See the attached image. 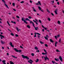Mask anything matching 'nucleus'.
I'll return each mask as SVG.
<instances>
[{"instance_id": "nucleus-17", "label": "nucleus", "mask_w": 64, "mask_h": 64, "mask_svg": "<svg viewBox=\"0 0 64 64\" xmlns=\"http://www.w3.org/2000/svg\"><path fill=\"white\" fill-rule=\"evenodd\" d=\"M14 49L15 51H16V52H18V50L17 49H16V48H14Z\"/></svg>"}, {"instance_id": "nucleus-26", "label": "nucleus", "mask_w": 64, "mask_h": 64, "mask_svg": "<svg viewBox=\"0 0 64 64\" xmlns=\"http://www.w3.org/2000/svg\"><path fill=\"white\" fill-rule=\"evenodd\" d=\"M50 40L51 42H52V43H53V42H54V41H53V40H52V39H50Z\"/></svg>"}, {"instance_id": "nucleus-29", "label": "nucleus", "mask_w": 64, "mask_h": 64, "mask_svg": "<svg viewBox=\"0 0 64 64\" xmlns=\"http://www.w3.org/2000/svg\"><path fill=\"white\" fill-rule=\"evenodd\" d=\"M40 44H44V42H42V41H40Z\"/></svg>"}, {"instance_id": "nucleus-30", "label": "nucleus", "mask_w": 64, "mask_h": 64, "mask_svg": "<svg viewBox=\"0 0 64 64\" xmlns=\"http://www.w3.org/2000/svg\"><path fill=\"white\" fill-rule=\"evenodd\" d=\"M24 23H25L26 24H28V22H27L25 20H24Z\"/></svg>"}, {"instance_id": "nucleus-45", "label": "nucleus", "mask_w": 64, "mask_h": 64, "mask_svg": "<svg viewBox=\"0 0 64 64\" xmlns=\"http://www.w3.org/2000/svg\"><path fill=\"white\" fill-rule=\"evenodd\" d=\"M36 52H40V51H39V50H36Z\"/></svg>"}, {"instance_id": "nucleus-61", "label": "nucleus", "mask_w": 64, "mask_h": 64, "mask_svg": "<svg viewBox=\"0 0 64 64\" xmlns=\"http://www.w3.org/2000/svg\"><path fill=\"white\" fill-rule=\"evenodd\" d=\"M20 47L21 48H23L22 47V46H20Z\"/></svg>"}, {"instance_id": "nucleus-6", "label": "nucleus", "mask_w": 64, "mask_h": 64, "mask_svg": "<svg viewBox=\"0 0 64 64\" xmlns=\"http://www.w3.org/2000/svg\"><path fill=\"white\" fill-rule=\"evenodd\" d=\"M59 59L60 60L61 62H62V61H63V60H62V58L61 56H59Z\"/></svg>"}, {"instance_id": "nucleus-42", "label": "nucleus", "mask_w": 64, "mask_h": 64, "mask_svg": "<svg viewBox=\"0 0 64 64\" xmlns=\"http://www.w3.org/2000/svg\"><path fill=\"white\" fill-rule=\"evenodd\" d=\"M39 21L40 23H42V22H41V20H39Z\"/></svg>"}, {"instance_id": "nucleus-34", "label": "nucleus", "mask_w": 64, "mask_h": 64, "mask_svg": "<svg viewBox=\"0 0 64 64\" xmlns=\"http://www.w3.org/2000/svg\"><path fill=\"white\" fill-rule=\"evenodd\" d=\"M31 55L32 56H34L35 55V54L33 53H32L31 54Z\"/></svg>"}, {"instance_id": "nucleus-31", "label": "nucleus", "mask_w": 64, "mask_h": 64, "mask_svg": "<svg viewBox=\"0 0 64 64\" xmlns=\"http://www.w3.org/2000/svg\"><path fill=\"white\" fill-rule=\"evenodd\" d=\"M48 20L49 21H51V19L50 18H48Z\"/></svg>"}, {"instance_id": "nucleus-47", "label": "nucleus", "mask_w": 64, "mask_h": 64, "mask_svg": "<svg viewBox=\"0 0 64 64\" xmlns=\"http://www.w3.org/2000/svg\"><path fill=\"white\" fill-rule=\"evenodd\" d=\"M56 52H60V51H59V50H56Z\"/></svg>"}, {"instance_id": "nucleus-56", "label": "nucleus", "mask_w": 64, "mask_h": 64, "mask_svg": "<svg viewBox=\"0 0 64 64\" xmlns=\"http://www.w3.org/2000/svg\"><path fill=\"white\" fill-rule=\"evenodd\" d=\"M13 10L14 11H16V10L15 9H13Z\"/></svg>"}, {"instance_id": "nucleus-50", "label": "nucleus", "mask_w": 64, "mask_h": 64, "mask_svg": "<svg viewBox=\"0 0 64 64\" xmlns=\"http://www.w3.org/2000/svg\"><path fill=\"white\" fill-rule=\"evenodd\" d=\"M12 5L14 6H15V3H12Z\"/></svg>"}, {"instance_id": "nucleus-39", "label": "nucleus", "mask_w": 64, "mask_h": 64, "mask_svg": "<svg viewBox=\"0 0 64 64\" xmlns=\"http://www.w3.org/2000/svg\"><path fill=\"white\" fill-rule=\"evenodd\" d=\"M38 4H40V5H41V2H40V1H39L38 2Z\"/></svg>"}, {"instance_id": "nucleus-13", "label": "nucleus", "mask_w": 64, "mask_h": 64, "mask_svg": "<svg viewBox=\"0 0 64 64\" xmlns=\"http://www.w3.org/2000/svg\"><path fill=\"white\" fill-rule=\"evenodd\" d=\"M33 26L34 27L35 29L36 30H38V27H35V25H34V26Z\"/></svg>"}, {"instance_id": "nucleus-38", "label": "nucleus", "mask_w": 64, "mask_h": 64, "mask_svg": "<svg viewBox=\"0 0 64 64\" xmlns=\"http://www.w3.org/2000/svg\"><path fill=\"white\" fill-rule=\"evenodd\" d=\"M6 62V60H2V63H5V62Z\"/></svg>"}, {"instance_id": "nucleus-24", "label": "nucleus", "mask_w": 64, "mask_h": 64, "mask_svg": "<svg viewBox=\"0 0 64 64\" xmlns=\"http://www.w3.org/2000/svg\"><path fill=\"white\" fill-rule=\"evenodd\" d=\"M34 49H35V50H38V48H37V46H35L34 47Z\"/></svg>"}, {"instance_id": "nucleus-20", "label": "nucleus", "mask_w": 64, "mask_h": 64, "mask_svg": "<svg viewBox=\"0 0 64 64\" xmlns=\"http://www.w3.org/2000/svg\"><path fill=\"white\" fill-rule=\"evenodd\" d=\"M12 57H13V58H17V57H15V56L13 55H12Z\"/></svg>"}, {"instance_id": "nucleus-54", "label": "nucleus", "mask_w": 64, "mask_h": 64, "mask_svg": "<svg viewBox=\"0 0 64 64\" xmlns=\"http://www.w3.org/2000/svg\"><path fill=\"white\" fill-rule=\"evenodd\" d=\"M55 37L56 39H57V36H55Z\"/></svg>"}, {"instance_id": "nucleus-2", "label": "nucleus", "mask_w": 64, "mask_h": 64, "mask_svg": "<svg viewBox=\"0 0 64 64\" xmlns=\"http://www.w3.org/2000/svg\"><path fill=\"white\" fill-rule=\"evenodd\" d=\"M2 1L3 3H4V5L6 7H7L8 8V9H9V7H8V5L6 4L5 3V1H4V0H2Z\"/></svg>"}, {"instance_id": "nucleus-60", "label": "nucleus", "mask_w": 64, "mask_h": 64, "mask_svg": "<svg viewBox=\"0 0 64 64\" xmlns=\"http://www.w3.org/2000/svg\"><path fill=\"white\" fill-rule=\"evenodd\" d=\"M46 37H47L48 38H49V36H48V35H46Z\"/></svg>"}, {"instance_id": "nucleus-52", "label": "nucleus", "mask_w": 64, "mask_h": 64, "mask_svg": "<svg viewBox=\"0 0 64 64\" xmlns=\"http://www.w3.org/2000/svg\"><path fill=\"white\" fill-rule=\"evenodd\" d=\"M16 18H19V16H16Z\"/></svg>"}, {"instance_id": "nucleus-23", "label": "nucleus", "mask_w": 64, "mask_h": 64, "mask_svg": "<svg viewBox=\"0 0 64 64\" xmlns=\"http://www.w3.org/2000/svg\"><path fill=\"white\" fill-rule=\"evenodd\" d=\"M22 21H24V20H24V17H22Z\"/></svg>"}, {"instance_id": "nucleus-37", "label": "nucleus", "mask_w": 64, "mask_h": 64, "mask_svg": "<svg viewBox=\"0 0 64 64\" xmlns=\"http://www.w3.org/2000/svg\"><path fill=\"white\" fill-rule=\"evenodd\" d=\"M38 8L39 10H41V8L40 7V6H38Z\"/></svg>"}, {"instance_id": "nucleus-57", "label": "nucleus", "mask_w": 64, "mask_h": 64, "mask_svg": "<svg viewBox=\"0 0 64 64\" xmlns=\"http://www.w3.org/2000/svg\"><path fill=\"white\" fill-rule=\"evenodd\" d=\"M57 43H58V42H55V44H57Z\"/></svg>"}, {"instance_id": "nucleus-32", "label": "nucleus", "mask_w": 64, "mask_h": 64, "mask_svg": "<svg viewBox=\"0 0 64 64\" xmlns=\"http://www.w3.org/2000/svg\"><path fill=\"white\" fill-rule=\"evenodd\" d=\"M32 8H33L34 9V12H36V10H35V9H34V7H32Z\"/></svg>"}, {"instance_id": "nucleus-59", "label": "nucleus", "mask_w": 64, "mask_h": 64, "mask_svg": "<svg viewBox=\"0 0 64 64\" xmlns=\"http://www.w3.org/2000/svg\"><path fill=\"white\" fill-rule=\"evenodd\" d=\"M30 2L31 3H32V0H30Z\"/></svg>"}, {"instance_id": "nucleus-4", "label": "nucleus", "mask_w": 64, "mask_h": 64, "mask_svg": "<svg viewBox=\"0 0 64 64\" xmlns=\"http://www.w3.org/2000/svg\"><path fill=\"white\" fill-rule=\"evenodd\" d=\"M34 34L35 35L34 36V37H36V34H37L38 35H41V34H40L38 33H36V32L34 33Z\"/></svg>"}, {"instance_id": "nucleus-51", "label": "nucleus", "mask_w": 64, "mask_h": 64, "mask_svg": "<svg viewBox=\"0 0 64 64\" xmlns=\"http://www.w3.org/2000/svg\"><path fill=\"white\" fill-rule=\"evenodd\" d=\"M45 46H46V47H48V45L47 44H45Z\"/></svg>"}, {"instance_id": "nucleus-1", "label": "nucleus", "mask_w": 64, "mask_h": 64, "mask_svg": "<svg viewBox=\"0 0 64 64\" xmlns=\"http://www.w3.org/2000/svg\"><path fill=\"white\" fill-rule=\"evenodd\" d=\"M22 56L24 59H26L27 60H29V58L28 57V56H24V55H22Z\"/></svg>"}, {"instance_id": "nucleus-15", "label": "nucleus", "mask_w": 64, "mask_h": 64, "mask_svg": "<svg viewBox=\"0 0 64 64\" xmlns=\"http://www.w3.org/2000/svg\"><path fill=\"white\" fill-rule=\"evenodd\" d=\"M35 21L34 20H33V21H34V22H38V20H37L35 18Z\"/></svg>"}, {"instance_id": "nucleus-9", "label": "nucleus", "mask_w": 64, "mask_h": 64, "mask_svg": "<svg viewBox=\"0 0 64 64\" xmlns=\"http://www.w3.org/2000/svg\"><path fill=\"white\" fill-rule=\"evenodd\" d=\"M46 57H44V58L45 60H46L47 59H48V60H49V59L47 57V56H46Z\"/></svg>"}, {"instance_id": "nucleus-46", "label": "nucleus", "mask_w": 64, "mask_h": 64, "mask_svg": "<svg viewBox=\"0 0 64 64\" xmlns=\"http://www.w3.org/2000/svg\"><path fill=\"white\" fill-rule=\"evenodd\" d=\"M24 3V1H22L20 2L21 3Z\"/></svg>"}, {"instance_id": "nucleus-22", "label": "nucleus", "mask_w": 64, "mask_h": 64, "mask_svg": "<svg viewBox=\"0 0 64 64\" xmlns=\"http://www.w3.org/2000/svg\"><path fill=\"white\" fill-rule=\"evenodd\" d=\"M10 64H14L13 62L12 61H10Z\"/></svg>"}, {"instance_id": "nucleus-33", "label": "nucleus", "mask_w": 64, "mask_h": 64, "mask_svg": "<svg viewBox=\"0 0 64 64\" xmlns=\"http://www.w3.org/2000/svg\"><path fill=\"white\" fill-rule=\"evenodd\" d=\"M59 42L60 44L61 43V39H60L58 41Z\"/></svg>"}, {"instance_id": "nucleus-44", "label": "nucleus", "mask_w": 64, "mask_h": 64, "mask_svg": "<svg viewBox=\"0 0 64 64\" xmlns=\"http://www.w3.org/2000/svg\"><path fill=\"white\" fill-rule=\"evenodd\" d=\"M21 51H22L21 50H18V52H19V53H20V52H21Z\"/></svg>"}, {"instance_id": "nucleus-64", "label": "nucleus", "mask_w": 64, "mask_h": 64, "mask_svg": "<svg viewBox=\"0 0 64 64\" xmlns=\"http://www.w3.org/2000/svg\"><path fill=\"white\" fill-rule=\"evenodd\" d=\"M7 48H8V49L9 50L10 49V48H9L8 47H7Z\"/></svg>"}, {"instance_id": "nucleus-3", "label": "nucleus", "mask_w": 64, "mask_h": 64, "mask_svg": "<svg viewBox=\"0 0 64 64\" xmlns=\"http://www.w3.org/2000/svg\"><path fill=\"white\" fill-rule=\"evenodd\" d=\"M44 51L45 52V53H44V52H42V55H47V52H46V50L45 49H44Z\"/></svg>"}, {"instance_id": "nucleus-36", "label": "nucleus", "mask_w": 64, "mask_h": 64, "mask_svg": "<svg viewBox=\"0 0 64 64\" xmlns=\"http://www.w3.org/2000/svg\"><path fill=\"white\" fill-rule=\"evenodd\" d=\"M46 10H47V12H48V13H50V12L49 11V10H48V9H46Z\"/></svg>"}, {"instance_id": "nucleus-25", "label": "nucleus", "mask_w": 64, "mask_h": 64, "mask_svg": "<svg viewBox=\"0 0 64 64\" xmlns=\"http://www.w3.org/2000/svg\"><path fill=\"white\" fill-rule=\"evenodd\" d=\"M35 62L36 63L38 62H39V59L37 58L36 59V60L35 61Z\"/></svg>"}, {"instance_id": "nucleus-7", "label": "nucleus", "mask_w": 64, "mask_h": 64, "mask_svg": "<svg viewBox=\"0 0 64 64\" xmlns=\"http://www.w3.org/2000/svg\"><path fill=\"white\" fill-rule=\"evenodd\" d=\"M16 29L18 32H19L20 31H21V29H18V27H16Z\"/></svg>"}, {"instance_id": "nucleus-14", "label": "nucleus", "mask_w": 64, "mask_h": 64, "mask_svg": "<svg viewBox=\"0 0 64 64\" xmlns=\"http://www.w3.org/2000/svg\"><path fill=\"white\" fill-rule=\"evenodd\" d=\"M54 60L55 61H59V60L58 58L56 59V58H55Z\"/></svg>"}, {"instance_id": "nucleus-40", "label": "nucleus", "mask_w": 64, "mask_h": 64, "mask_svg": "<svg viewBox=\"0 0 64 64\" xmlns=\"http://www.w3.org/2000/svg\"><path fill=\"white\" fill-rule=\"evenodd\" d=\"M52 63H53V64H54V63H56V62H55V61H52Z\"/></svg>"}, {"instance_id": "nucleus-19", "label": "nucleus", "mask_w": 64, "mask_h": 64, "mask_svg": "<svg viewBox=\"0 0 64 64\" xmlns=\"http://www.w3.org/2000/svg\"><path fill=\"white\" fill-rule=\"evenodd\" d=\"M7 23L8 24V25H9V26H10V24H9V21H7Z\"/></svg>"}, {"instance_id": "nucleus-8", "label": "nucleus", "mask_w": 64, "mask_h": 64, "mask_svg": "<svg viewBox=\"0 0 64 64\" xmlns=\"http://www.w3.org/2000/svg\"><path fill=\"white\" fill-rule=\"evenodd\" d=\"M9 44L11 47L14 48V46H13V45H12V42H10V43Z\"/></svg>"}, {"instance_id": "nucleus-18", "label": "nucleus", "mask_w": 64, "mask_h": 64, "mask_svg": "<svg viewBox=\"0 0 64 64\" xmlns=\"http://www.w3.org/2000/svg\"><path fill=\"white\" fill-rule=\"evenodd\" d=\"M58 24L59 25H60V22L59 20H58L57 22Z\"/></svg>"}, {"instance_id": "nucleus-10", "label": "nucleus", "mask_w": 64, "mask_h": 64, "mask_svg": "<svg viewBox=\"0 0 64 64\" xmlns=\"http://www.w3.org/2000/svg\"><path fill=\"white\" fill-rule=\"evenodd\" d=\"M30 24H32V25L33 26H34V23H33V22H32V21L30 20Z\"/></svg>"}, {"instance_id": "nucleus-55", "label": "nucleus", "mask_w": 64, "mask_h": 64, "mask_svg": "<svg viewBox=\"0 0 64 64\" xmlns=\"http://www.w3.org/2000/svg\"><path fill=\"white\" fill-rule=\"evenodd\" d=\"M40 11H42V12H44V11H43V10H41Z\"/></svg>"}, {"instance_id": "nucleus-48", "label": "nucleus", "mask_w": 64, "mask_h": 64, "mask_svg": "<svg viewBox=\"0 0 64 64\" xmlns=\"http://www.w3.org/2000/svg\"><path fill=\"white\" fill-rule=\"evenodd\" d=\"M16 37H18V36H18V34H16Z\"/></svg>"}, {"instance_id": "nucleus-27", "label": "nucleus", "mask_w": 64, "mask_h": 64, "mask_svg": "<svg viewBox=\"0 0 64 64\" xmlns=\"http://www.w3.org/2000/svg\"><path fill=\"white\" fill-rule=\"evenodd\" d=\"M26 21H30V20L29 19H28V18H26V20H25Z\"/></svg>"}, {"instance_id": "nucleus-41", "label": "nucleus", "mask_w": 64, "mask_h": 64, "mask_svg": "<svg viewBox=\"0 0 64 64\" xmlns=\"http://www.w3.org/2000/svg\"><path fill=\"white\" fill-rule=\"evenodd\" d=\"M11 35L12 36H13L14 35V34H13V33H11Z\"/></svg>"}, {"instance_id": "nucleus-62", "label": "nucleus", "mask_w": 64, "mask_h": 64, "mask_svg": "<svg viewBox=\"0 0 64 64\" xmlns=\"http://www.w3.org/2000/svg\"><path fill=\"white\" fill-rule=\"evenodd\" d=\"M13 23H14L15 24H16V22H14Z\"/></svg>"}, {"instance_id": "nucleus-43", "label": "nucleus", "mask_w": 64, "mask_h": 64, "mask_svg": "<svg viewBox=\"0 0 64 64\" xmlns=\"http://www.w3.org/2000/svg\"><path fill=\"white\" fill-rule=\"evenodd\" d=\"M59 37H60V35H57V37L58 38H59Z\"/></svg>"}, {"instance_id": "nucleus-49", "label": "nucleus", "mask_w": 64, "mask_h": 64, "mask_svg": "<svg viewBox=\"0 0 64 64\" xmlns=\"http://www.w3.org/2000/svg\"><path fill=\"white\" fill-rule=\"evenodd\" d=\"M28 18H29V19H31V18H32V17L31 16H28Z\"/></svg>"}, {"instance_id": "nucleus-58", "label": "nucleus", "mask_w": 64, "mask_h": 64, "mask_svg": "<svg viewBox=\"0 0 64 64\" xmlns=\"http://www.w3.org/2000/svg\"><path fill=\"white\" fill-rule=\"evenodd\" d=\"M51 14L52 15V16H54V14H53V13H51Z\"/></svg>"}, {"instance_id": "nucleus-63", "label": "nucleus", "mask_w": 64, "mask_h": 64, "mask_svg": "<svg viewBox=\"0 0 64 64\" xmlns=\"http://www.w3.org/2000/svg\"><path fill=\"white\" fill-rule=\"evenodd\" d=\"M42 31L43 32H44V29H42Z\"/></svg>"}, {"instance_id": "nucleus-21", "label": "nucleus", "mask_w": 64, "mask_h": 64, "mask_svg": "<svg viewBox=\"0 0 64 64\" xmlns=\"http://www.w3.org/2000/svg\"><path fill=\"white\" fill-rule=\"evenodd\" d=\"M12 57H13V58H17V57H15V56L13 55H12Z\"/></svg>"}, {"instance_id": "nucleus-5", "label": "nucleus", "mask_w": 64, "mask_h": 64, "mask_svg": "<svg viewBox=\"0 0 64 64\" xmlns=\"http://www.w3.org/2000/svg\"><path fill=\"white\" fill-rule=\"evenodd\" d=\"M28 63H30V64H32V62H33V61H32L31 60H30L29 61H28Z\"/></svg>"}, {"instance_id": "nucleus-53", "label": "nucleus", "mask_w": 64, "mask_h": 64, "mask_svg": "<svg viewBox=\"0 0 64 64\" xmlns=\"http://www.w3.org/2000/svg\"><path fill=\"white\" fill-rule=\"evenodd\" d=\"M57 4H58V5H59L60 4H59V2H57Z\"/></svg>"}, {"instance_id": "nucleus-28", "label": "nucleus", "mask_w": 64, "mask_h": 64, "mask_svg": "<svg viewBox=\"0 0 64 64\" xmlns=\"http://www.w3.org/2000/svg\"><path fill=\"white\" fill-rule=\"evenodd\" d=\"M26 27L28 28H29V29H30V26L29 25H27L26 26Z\"/></svg>"}, {"instance_id": "nucleus-11", "label": "nucleus", "mask_w": 64, "mask_h": 64, "mask_svg": "<svg viewBox=\"0 0 64 64\" xmlns=\"http://www.w3.org/2000/svg\"><path fill=\"white\" fill-rule=\"evenodd\" d=\"M54 12L56 15L58 14V13H57V9H56L54 11Z\"/></svg>"}, {"instance_id": "nucleus-35", "label": "nucleus", "mask_w": 64, "mask_h": 64, "mask_svg": "<svg viewBox=\"0 0 64 64\" xmlns=\"http://www.w3.org/2000/svg\"><path fill=\"white\" fill-rule=\"evenodd\" d=\"M44 38L45 39H46V40H48V38L47 37H46V36H45L44 37Z\"/></svg>"}, {"instance_id": "nucleus-16", "label": "nucleus", "mask_w": 64, "mask_h": 64, "mask_svg": "<svg viewBox=\"0 0 64 64\" xmlns=\"http://www.w3.org/2000/svg\"><path fill=\"white\" fill-rule=\"evenodd\" d=\"M0 42H1V43H2V44H5V42H3V41L2 40H1L0 41Z\"/></svg>"}, {"instance_id": "nucleus-12", "label": "nucleus", "mask_w": 64, "mask_h": 64, "mask_svg": "<svg viewBox=\"0 0 64 64\" xmlns=\"http://www.w3.org/2000/svg\"><path fill=\"white\" fill-rule=\"evenodd\" d=\"M0 37H1L0 38L1 39H3V38H2V37H3V38H4V36L0 34Z\"/></svg>"}]
</instances>
